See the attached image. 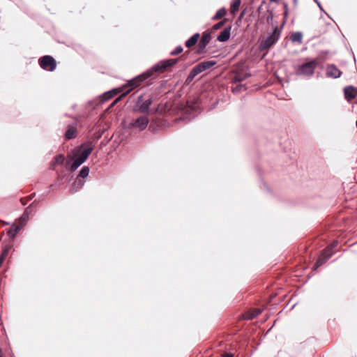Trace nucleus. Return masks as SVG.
<instances>
[{"instance_id":"obj_1","label":"nucleus","mask_w":357,"mask_h":357,"mask_svg":"<svg viewBox=\"0 0 357 357\" xmlns=\"http://www.w3.org/2000/svg\"><path fill=\"white\" fill-rule=\"evenodd\" d=\"M178 59H172L168 60L161 61L159 63L154 65L151 68L149 69L144 73L138 75L137 77L133 78L128 83L123 86V88L128 89L120 97L121 98L125 97L127 94H128L132 90L140 86L142 83L146 79H154L158 76L165 73L168 68H170L175 65Z\"/></svg>"},{"instance_id":"obj_2","label":"nucleus","mask_w":357,"mask_h":357,"mask_svg":"<svg viewBox=\"0 0 357 357\" xmlns=\"http://www.w3.org/2000/svg\"><path fill=\"white\" fill-rule=\"evenodd\" d=\"M317 66V62L316 60H312L309 62H306L299 66L296 70V74L298 76L309 77L314 74V70Z\"/></svg>"},{"instance_id":"obj_3","label":"nucleus","mask_w":357,"mask_h":357,"mask_svg":"<svg viewBox=\"0 0 357 357\" xmlns=\"http://www.w3.org/2000/svg\"><path fill=\"white\" fill-rule=\"evenodd\" d=\"M280 31L278 26H275L272 34L263 40L260 43V50H268L273 45H274L279 39Z\"/></svg>"},{"instance_id":"obj_4","label":"nucleus","mask_w":357,"mask_h":357,"mask_svg":"<svg viewBox=\"0 0 357 357\" xmlns=\"http://www.w3.org/2000/svg\"><path fill=\"white\" fill-rule=\"evenodd\" d=\"M38 61L40 66L45 70L53 71L56 69V62L51 56H43L39 59Z\"/></svg>"},{"instance_id":"obj_5","label":"nucleus","mask_w":357,"mask_h":357,"mask_svg":"<svg viewBox=\"0 0 357 357\" xmlns=\"http://www.w3.org/2000/svg\"><path fill=\"white\" fill-rule=\"evenodd\" d=\"M337 245V243H333L331 245L326 247L321 255L319 256L316 263L315 267L318 268L324 264V263L332 256L333 248Z\"/></svg>"},{"instance_id":"obj_6","label":"nucleus","mask_w":357,"mask_h":357,"mask_svg":"<svg viewBox=\"0 0 357 357\" xmlns=\"http://www.w3.org/2000/svg\"><path fill=\"white\" fill-rule=\"evenodd\" d=\"M149 123V119L146 115L142 116L130 123L129 128H139L140 130H144Z\"/></svg>"},{"instance_id":"obj_7","label":"nucleus","mask_w":357,"mask_h":357,"mask_svg":"<svg viewBox=\"0 0 357 357\" xmlns=\"http://www.w3.org/2000/svg\"><path fill=\"white\" fill-rule=\"evenodd\" d=\"M211 39V33L208 31H205L202 34V37L198 45V53L201 54L204 52L205 48L209 43Z\"/></svg>"},{"instance_id":"obj_8","label":"nucleus","mask_w":357,"mask_h":357,"mask_svg":"<svg viewBox=\"0 0 357 357\" xmlns=\"http://www.w3.org/2000/svg\"><path fill=\"white\" fill-rule=\"evenodd\" d=\"M92 151L93 147L91 144H84L81 146L77 153H75V155L86 160L88 158L89 155L91 153Z\"/></svg>"},{"instance_id":"obj_9","label":"nucleus","mask_w":357,"mask_h":357,"mask_svg":"<svg viewBox=\"0 0 357 357\" xmlns=\"http://www.w3.org/2000/svg\"><path fill=\"white\" fill-rule=\"evenodd\" d=\"M13 251V246L10 243L6 244L2 250V253L0 255V266L3 265L5 260L11 256V252Z\"/></svg>"},{"instance_id":"obj_10","label":"nucleus","mask_w":357,"mask_h":357,"mask_svg":"<svg viewBox=\"0 0 357 357\" xmlns=\"http://www.w3.org/2000/svg\"><path fill=\"white\" fill-rule=\"evenodd\" d=\"M344 97L347 101H351L357 96V88L348 86L344 89Z\"/></svg>"},{"instance_id":"obj_11","label":"nucleus","mask_w":357,"mask_h":357,"mask_svg":"<svg viewBox=\"0 0 357 357\" xmlns=\"http://www.w3.org/2000/svg\"><path fill=\"white\" fill-rule=\"evenodd\" d=\"M326 75L333 78L340 77L342 72L333 64L328 65L326 68Z\"/></svg>"},{"instance_id":"obj_12","label":"nucleus","mask_w":357,"mask_h":357,"mask_svg":"<svg viewBox=\"0 0 357 357\" xmlns=\"http://www.w3.org/2000/svg\"><path fill=\"white\" fill-rule=\"evenodd\" d=\"M215 64H216V61H204V62L199 63L198 65L195 66V68H196V70L198 71L199 73H201L202 72L211 68L212 66H213Z\"/></svg>"},{"instance_id":"obj_13","label":"nucleus","mask_w":357,"mask_h":357,"mask_svg":"<svg viewBox=\"0 0 357 357\" xmlns=\"http://www.w3.org/2000/svg\"><path fill=\"white\" fill-rule=\"evenodd\" d=\"M231 26L225 28L224 30L218 36L217 40L220 42H225L228 40L231 34Z\"/></svg>"},{"instance_id":"obj_14","label":"nucleus","mask_w":357,"mask_h":357,"mask_svg":"<svg viewBox=\"0 0 357 357\" xmlns=\"http://www.w3.org/2000/svg\"><path fill=\"white\" fill-rule=\"evenodd\" d=\"M250 74L243 70L236 71L232 78L234 82H241L250 77Z\"/></svg>"},{"instance_id":"obj_15","label":"nucleus","mask_w":357,"mask_h":357,"mask_svg":"<svg viewBox=\"0 0 357 357\" xmlns=\"http://www.w3.org/2000/svg\"><path fill=\"white\" fill-rule=\"evenodd\" d=\"M77 133V128L73 126H69L65 134L66 139L69 140L76 137Z\"/></svg>"},{"instance_id":"obj_16","label":"nucleus","mask_w":357,"mask_h":357,"mask_svg":"<svg viewBox=\"0 0 357 357\" xmlns=\"http://www.w3.org/2000/svg\"><path fill=\"white\" fill-rule=\"evenodd\" d=\"M82 163L78 160L77 158L74 156V161L73 163H70V161L66 162V168L68 169L71 172H74L78 167H79Z\"/></svg>"},{"instance_id":"obj_17","label":"nucleus","mask_w":357,"mask_h":357,"mask_svg":"<svg viewBox=\"0 0 357 357\" xmlns=\"http://www.w3.org/2000/svg\"><path fill=\"white\" fill-rule=\"evenodd\" d=\"M151 104H152L151 98H149V99L145 100L139 105V112H141L142 113L148 114L149 110V107Z\"/></svg>"},{"instance_id":"obj_18","label":"nucleus","mask_w":357,"mask_h":357,"mask_svg":"<svg viewBox=\"0 0 357 357\" xmlns=\"http://www.w3.org/2000/svg\"><path fill=\"white\" fill-rule=\"evenodd\" d=\"M199 37H200L199 33H197L194 34L191 38H190L185 42V46L188 48L193 47L198 42Z\"/></svg>"},{"instance_id":"obj_19","label":"nucleus","mask_w":357,"mask_h":357,"mask_svg":"<svg viewBox=\"0 0 357 357\" xmlns=\"http://www.w3.org/2000/svg\"><path fill=\"white\" fill-rule=\"evenodd\" d=\"M290 40L293 43H298L299 44H301L303 42V34L301 32H294L291 33L290 36Z\"/></svg>"},{"instance_id":"obj_20","label":"nucleus","mask_w":357,"mask_h":357,"mask_svg":"<svg viewBox=\"0 0 357 357\" xmlns=\"http://www.w3.org/2000/svg\"><path fill=\"white\" fill-rule=\"evenodd\" d=\"M21 226L19 225L13 224L9 229L8 234L10 237L14 238L18 231L21 229Z\"/></svg>"},{"instance_id":"obj_21","label":"nucleus","mask_w":357,"mask_h":357,"mask_svg":"<svg viewBox=\"0 0 357 357\" xmlns=\"http://www.w3.org/2000/svg\"><path fill=\"white\" fill-rule=\"evenodd\" d=\"M199 74L198 71L196 70V68L194 67L190 73H189L188 76L187 77L185 84L188 85L191 83V82L194 79V78Z\"/></svg>"},{"instance_id":"obj_22","label":"nucleus","mask_w":357,"mask_h":357,"mask_svg":"<svg viewBox=\"0 0 357 357\" xmlns=\"http://www.w3.org/2000/svg\"><path fill=\"white\" fill-rule=\"evenodd\" d=\"M241 5V0H233L231 6H230V12L231 14L234 15L236 11H238Z\"/></svg>"},{"instance_id":"obj_23","label":"nucleus","mask_w":357,"mask_h":357,"mask_svg":"<svg viewBox=\"0 0 357 357\" xmlns=\"http://www.w3.org/2000/svg\"><path fill=\"white\" fill-rule=\"evenodd\" d=\"M65 160V157L62 154H60V155H56L55 158H54V160L52 162V168L54 169V167L56 165H61L63 163Z\"/></svg>"},{"instance_id":"obj_24","label":"nucleus","mask_w":357,"mask_h":357,"mask_svg":"<svg viewBox=\"0 0 357 357\" xmlns=\"http://www.w3.org/2000/svg\"><path fill=\"white\" fill-rule=\"evenodd\" d=\"M227 13V10L225 8H220L218 10L215 15V16L213 17V20H218L221 18H222Z\"/></svg>"},{"instance_id":"obj_25","label":"nucleus","mask_w":357,"mask_h":357,"mask_svg":"<svg viewBox=\"0 0 357 357\" xmlns=\"http://www.w3.org/2000/svg\"><path fill=\"white\" fill-rule=\"evenodd\" d=\"M29 218V213H26V212H24V213L22 215L20 218L19 219V225L21 226V227H24Z\"/></svg>"},{"instance_id":"obj_26","label":"nucleus","mask_w":357,"mask_h":357,"mask_svg":"<svg viewBox=\"0 0 357 357\" xmlns=\"http://www.w3.org/2000/svg\"><path fill=\"white\" fill-rule=\"evenodd\" d=\"M83 185V183L79 181H75L73 185V189L71 190V192L73 193L75 192H77L79 188H80Z\"/></svg>"},{"instance_id":"obj_27","label":"nucleus","mask_w":357,"mask_h":357,"mask_svg":"<svg viewBox=\"0 0 357 357\" xmlns=\"http://www.w3.org/2000/svg\"><path fill=\"white\" fill-rule=\"evenodd\" d=\"M226 22H227V19H224L223 20H222V21L219 22L218 23L214 24L212 26V31H216V30L222 28L225 25Z\"/></svg>"},{"instance_id":"obj_28","label":"nucleus","mask_w":357,"mask_h":357,"mask_svg":"<svg viewBox=\"0 0 357 357\" xmlns=\"http://www.w3.org/2000/svg\"><path fill=\"white\" fill-rule=\"evenodd\" d=\"M89 169L87 167H84L79 172V176L86 178L89 175Z\"/></svg>"},{"instance_id":"obj_29","label":"nucleus","mask_w":357,"mask_h":357,"mask_svg":"<svg viewBox=\"0 0 357 357\" xmlns=\"http://www.w3.org/2000/svg\"><path fill=\"white\" fill-rule=\"evenodd\" d=\"M260 313H261V310L259 309H256L250 314H249L247 317V319H252L256 317L257 316H258Z\"/></svg>"},{"instance_id":"obj_30","label":"nucleus","mask_w":357,"mask_h":357,"mask_svg":"<svg viewBox=\"0 0 357 357\" xmlns=\"http://www.w3.org/2000/svg\"><path fill=\"white\" fill-rule=\"evenodd\" d=\"M34 195L35 194L33 193V194H32V195H29V196H28L26 197L21 198L20 199V202L22 203V205H24V206L26 205L29 200L32 199V198L33 197Z\"/></svg>"},{"instance_id":"obj_31","label":"nucleus","mask_w":357,"mask_h":357,"mask_svg":"<svg viewBox=\"0 0 357 357\" xmlns=\"http://www.w3.org/2000/svg\"><path fill=\"white\" fill-rule=\"evenodd\" d=\"M183 47L181 46H178L174 51L171 52V55L176 56L181 54L183 52Z\"/></svg>"},{"instance_id":"obj_32","label":"nucleus","mask_w":357,"mask_h":357,"mask_svg":"<svg viewBox=\"0 0 357 357\" xmlns=\"http://www.w3.org/2000/svg\"><path fill=\"white\" fill-rule=\"evenodd\" d=\"M284 16L288 15V5L287 3H284Z\"/></svg>"},{"instance_id":"obj_33","label":"nucleus","mask_w":357,"mask_h":357,"mask_svg":"<svg viewBox=\"0 0 357 357\" xmlns=\"http://www.w3.org/2000/svg\"><path fill=\"white\" fill-rule=\"evenodd\" d=\"M75 157L77 158H78V160H79L82 163H83V162L85 161L84 159H82V158H80V157H79V156H77V155H75Z\"/></svg>"},{"instance_id":"obj_34","label":"nucleus","mask_w":357,"mask_h":357,"mask_svg":"<svg viewBox=\"0 0 357 357\" xmlns=\"http://www.w3.org/2000/svg\"><path fill=\"white\" fill-rule=\"evenodd\" d=\"M223 357H233V355L232 354H226L223 356Z\"/></svg>"},{"instance_id":"obj_35","label":"nucleus","mask_w":357,"mask_h":357,"mask_svg":"<svg viewBox=\"0 0 357 357\" xmlns=\"http://www.w3.org/2000/svg\"><path fill=\"white\" fill-rule=\"evenodd\" d=\"M31 205H30L29 207H27V208L25 209L24 212H26V213H29V208H30V207H31Z\"/></svg>"},{"instance_id":"obj_36","label":"nucleus","mask_w":357,"mask_h":357,"mask_svg":"<svg viewBox=\"0 0 357 357\" xmlns=\"http://www.w3.org/2000/svg\"><path fill=\"white\" fill-rule=\"evenodd\" d=\"M294 3L296 6L298 3V0H294Z\"/></svg>"},{"instance_id":"obj_37","label":"nucleus","mask_w":357,"mask_h":357,"mask_svg":"<svg viewBox=\"0 0 357 357\" xmlns=\"http://www.w3.org/2000/svg\"><path fill=\"white\" fill-rule=\"evenodd\" d=\"M270 1H273V2H275V3H277V2H278L280 0H270Z\"/></svg>"},{"instance_id":"obj_38","label":"nucleus","mask_w":357,"mask_h":357,"mask_svg":"<svg viewBox=\"0 0 357 357\" xmlns=\"http://www.w3.org/2000/svg\"><path fill=\"white\" fill-rule=\"evenodd\" d=\"M142 96H141L139 98V102H141V101H142Z\"/></svg>"},{"instance_id":"obj_39","label":"nucleus","mask_w":357,"mask_h":357,"mask_svg":"<svg viewBox=\"0 0 357 357\" xmlns=\"http://www.w3.org/2000/svg\"><path fill=\"white\" fill-rule=\"evenodd\" d=\"M244 15V12H242L241 17H242Z\"/></svg>"}]
</instances>
